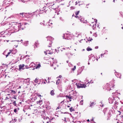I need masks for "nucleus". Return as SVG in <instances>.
<instances>
[{
    "instance_id": "nucleus-1",
    "label": "nucleus",
    "mask_w": 123,
    "mask_h": 123,
    "mask_svg": "<svg viewBox=\"0 0 123 123\" xmlns=\"http://www.w3.org/2000/svg\"><path fill=\"white\" fill-rule=\"evenodd\" d=\"M9 26L12 27L15 29L16 31H19V24L17 23L16 22H13L12 23L11 25L9 23Z\"/></svg>"
},
{
    "instance_id": "nucleus-2",
    "label": "nucleus",
    "mask_w": 123,
    "mask_h": 123,
    "mask_svg": "<svg viewBox=\"0 0 123 123\" xmlns=\"http://www.w3.org/2000/svg\"><path fill=\"white\" fill-rule=\"evenodd\" d=\"M76 85L78 88H85L86 86V84H82L80 83H77Z\"/></svg>"
},
{
    "instance_id": "nucleus-3",
    "label": "nucleus",
    "mask_w": 123,
    "mask_h": 123,
    "mask_svg": "<svg viewBox=\"0 0 123 123\" xmlns=\"http://www.w3.org/2000/svg\"><path fill=\"white\" fill-rule=\"evenodd\" d=\"M53 119V118L52 119H50L49 118V117H45L44 118V121L46 123H51V121Z\"/></svg>"
},
{
    "instance_id": "nucleus-4",
    "label": "nucleus",
    "mask_w": 123,
    "mask_h": 123,
    "mask_svg": "<svg viewBox=\"0 0 123 123\" xmlns=\"http://www.w3.org/2000/svg\"><path fill=\"white\" fill-rule=\"evenodd\" d=\"M25 66V65L24 64H20L19 65V71H21V69H22V70L24 69H25V68H24Z\"/></svg>"
},
{
    "instance_id": "nucleus-5",
    "label": "nucleus",
    "mask_w": 123,
    "mask_h": 123,
    "mask_svg": "<svg viewBox=\"0 0 123 123\" xmlns=\"http://www.w3.org/2000/svg\"><path fill=\"white\" fill-rule=\"evenodd\" d=\"M75 17L76 18H78L80 20V21L82 22H83V19L82 18V17L80 16H79L78 15H75Z\"/></svg>"
},
{
    "instance_id": "nucleus-6",
    "label": "nucleus",
    "mask_w": 123,
    "mask_h": 123,
    "mask_svg": "<svg viewBox=\"0 0 123 123\" xmlns=\"http://www.w3.org/2000/svg\"><path fill=\"white\" fill-rule=\"evenodd\" d=\"M19 30L21 29L23 30L24 29V27L25 25L23 24H22L21 23H20L19 24Z\"/></svg>"
},
{
    "instance_id": "nucleus-7",
    "label": "nucleus",
    "mask_w": 123,
    "mask_h": 123,
    "mask_svg": "<svg viewBox=\"0 0 123 123\" xmlns=\"http://www.w3.org/2000/svg\"><path fill=\"white\" fill-rule=\"evenodd\" d=\"M66 97V98L67 99V98H68V99H69V101H71V100L70 99H72L73 98V97L71 96L70 94V95L69 96V95H66L65 96Z\"/></svg>"
},
{
    "instance_id": "nucleus-8",
    "label": "nucleus",
    "mask_w": 123,
    "mask_h": 123,
    "mask_svg": "<svg viewBox=\"0 0 123 123\" xmlns=\"http://www.w3.org/2000/svg\"><path fill=\"white\" fill-rule=\"evenodd\" d=\"M110 84L108 83H107L106 84V89L108 90L109 91L111 90L110 87Z\"/></svg>"
},
{
    "instance_id": "nucleus-9",
    "label": "nucleus",
    "mask_w": 123,
    "mask_h": 123,
    "mask_svg": "<svg viewBox=\"0 0 123 123\" xmlns=\"http://www.w3.org/2000/svg\"><path fill=\"white\" fill-rule=\"evenodd\" d=\"M36 103L37 104L41 105L43 103V101L42 100H39L37 101Z\"/></svg>"
},
{
    "instance_id": "nucleus-10",
    "label": "nucleus",
    "mask_w": 123,
    "mask_h": 123,
    "mask_svg": "<svg viewBox=\"0 0 123 123\" xmlns=\"http://www.w3.org/2000/svg\"><path fill=\"white\" fill-rule=\"evenodd\" d=\"M41 65L40 64V63H39L38 64H37L36 66V68L37 69L38 68H39L41 67Z\"/></svg>"
},
{
    "instance_id": "nucleus-11",
    "label": "nucleus",
    "mask_w": 123,
    "mask_h": 123,
    "mask_svg": "<svg viewBox=\"0 0 123 123\" xmlns=\"http://www.w3.org/2000/svg\"><path fill=\"white\" fill-rule=\"evenodd\" d=\"M44 53H45V54L46 55H47V54H53V53L52 52H49V50L45 51L44 52Z\"/></svg>"
},
{
    "instance_id": "nucleus-12",
    "label": "nucleus",
    "mask_w": 123,
    "mask_h": 123,
    "mask_svg": "<svg viewBox=\"0 0 123 123\" xmlns=\"http://www.w3.org/2000/svg\"><path fill=\"white\" fill-rule=\"evenodd\" d=\"M54 91L52 90L51 91L50 94L51 95H53L55 94L54 92Z\"/></svg>"
},
{
    "instance_id": "nucleus-13",
    "label": "nucleus",
    "mask_w": 123,
    "mask_h": 123,
    "mask_svg": "<svg viewBox=\"0 0 123 123\" xmlns=\"http://www.w3.org/2000/svg\"><path fill=\"white\" fill-rule=\"evenodd\" d=\"M52 42L51 41H50V42L49 43V45H48V47H52Z\"/></svg>"
},
{
    "instance_id": "nucleus-14",
    "label": "nucleus",
    "mask_w": 123,
    "mask_h": 123,
    "mask_svg": "<svg viewBox=\"0 0 123 123\" xmlns=\"http://www.w3.org/2000/svg\"><path fill=\"white\" fill-rule=\"evenodd\" d=\"M69 110H70V111L71 112H72L73 111H75V110L74 109V108H73V107H71L70 108Z\"/></svg>"
},
{
    "instance_id": "nucleus-15",
    "label": "nucleus",
    "mask_w": 123,
    "mask_h": 123,
    "mask_svg": "<svg viewBox=\"0 0 123 123\" xmlns=\"http://www.w3.org/2000/svg\"><path fill=\"white\" fill-rule=\"evenodd\" d=\"M86 50L88 51H91L92 50V49L90 48L89 47H88L86 49Z\"/></svg>"
},
{
    "instance_id": "nucleus-16",
    "label": "nucleus",
    "mask_w": 123,
    "mask_h": 123,
    "mask_svg": "<svg viewBox=\"0 0 123 123\" xmlns=\"http://www.w3.org/2000/svg\"><path fill=\"white\" fill-rule=\"evenodd\" d=\"M20 14L21 15H22V16L23 17H25L26 16L25 15H26V14L25 13H20Z\"/></svg>"
},
{
    "instance_id": "nucleus-17",
    "label": "nucleus",
    "mask_w": 123,
    "mask_h": 123,
    "mask_svg": "<svg viewBox=\"0 0 123 123\" xmlns=\"http://www.w3.org/2000/svg\"><path fill=\"white\" fill-rule=\"evenodd\" d=\"M13 122L14 123L15 122H16L18 120L16 118H14L13 119H12Z\"/></svg>"
},
{
    "instance_id": "nucleus-18",
    "label": "nucleus",
    "mask_w": 123,
    "mask_h": 123,
    "mask_svg": "<svg viewBox=\"0 0 123 123\" xmlns=\"http://www.w3.org/2000/svg\"><path fill=\"white\" fill-rule=\"evenodd\" d=\"M76 68V66H74V67L72 69V70L73 71H74L75 70Z\"/></svg>"
},
{
    "instance_id": "nucleus-19",
    "label": "nucleus",
    "mask_w": 123,
    "mask_h": 123,
    "mask_svg": "<svg viewBox=\"0 0 123 123\" xmlns=\"http://www.w3.org/2000/svg\"><path fill=\"white\" fill-rule=\"evenodd\" d=\"M37 95L38 97L40 98V99H41V96L42 97V96H41V95L40 94H38V93H37Z\"/></svg>"
},
{
    "instance_id": "nucleus-20",
    "label": "nucleus",
    "mask_w": 123,
    "mask_h": 123,
    "mask_svg": "<svg viewBox=\"0 0 123 123\" xmlns=\"http://www.w3.org/2000/svg\"><path fill=\"white\" fill-rule=\"evenodd\" d=\"M83 100H82L81 101L80 103V105H83Z\"/></svg>"
},
{
    "instance_id": "nucleus-21",
    "label": "nucleus",
    "mask_w": 123,
    "mask_h": 123,
    "mask_svg": "<svg viewBox=\"0 0 123 123\" xmlns=\"http://www.w3.org/2000/svg\"><path fill=\"white\" fill-rule=\"evenodd\" d=\"M12 104H13V105L15 106L16 105V101H14L13 102Z\"/></svg>"
},
{
    "instance_id": "nucleus-22",
    "label": "nucleus",
    "mask_w": 123,
    "mask_h": 123,
    "mask_svg": "<svg viewBox=\"0 0 123 123\" xmlns=\"http://www.w3.org/2000/svg\"><path fill=\"white\" fill-rule=\"evenodd\" d=\"M94 102H92L91 103V104L89 106L90 107H91L94 104Z\"/></svg>"
},
{
    "instance_id": "nucleus-23",
    "label": "nucleus",
    "mask_w": 123,
    "mask_h": 123,
    "mask_svg": "<svg viewBox=\"0 0 123 123\" xmlns=\"http://www.w3.org/2000/svg\"><path fill=\"white\" fill-rule=\"evenodd\" d=\"M79 12H80V11H78L77 12H76L75 13V15H78V14Z\"/></svg>"
},
{
    "instance_id": "nucleus-24",
    "label": "nucleus",
    "mask_w": 123,
    "mask_h": 123,
    "mask_svg": "<svg viewBox=\"0 0 123 123\" xmlns=\"http://www.w3.org/2000/svg\"><path fill=\"white\" fill-rule=\"evenodd\" d=\"M105 28H106V27L104 28L102 30V31H105V30H107V29H106Z\"/></svg>"
},
{
    "instance_id": "nucleus-25",
    "label": "nucleus",
    "mask_w": 123,
    "mask_h": 123,
    "mask_svg": "<svg viewBox=\"0 0 123 123\" xmlns=\"http://www.w3.org/2000/svg\"><path fill=\"white\" fill-rule=\"evenodd\" d=\"M92 40V38H90V37L88 39V41H91Z\"/></svg>"
},
{
    "instance_id": "nucleus-26",
    "label": "nucleus",
    "mask_w": 123,
    "mask_h": 123,
    "mask_svg": "<svg viewBox=\"0 0 123 123\" xmlns=\"http://www.w3.org/2000/svg\"><path fill=\"white\" fill-rule=\"evenodd\" d=\"M123 119V116H120V120H122Z\"/></svg>"
},
{
    "instance_id": "nucleus-27",
    "label": "nucleus",
    "mask_w": 123,
    "mask_h": 123,
    "mask_svg": "<svg viewBox=\"0 0 123 123\" xmlns=\"http://www.w3.org/2000/svg\"><path fill=\"white\" fill-rule=\"evenodd\" d=\"M103 112L104 113V115H105V114H106V112L105 111V110H104L103 111Z\"/></svg>"
},
{
    "instance_id": "nucleus-28",
    "label": "nucleus",
    "mask_w": 123,
    "mask_h": 123,
    "mask_svg": "<svg viewBox=\"0 0 123 123\" xmlns=\"http://www.w3.org/2000/svg\"><path fill=\"white\" fill-rule=\"evenodd\" d=\"M11 52V51H10L8 52L7 54V55H6V56H7L8 55H9Z\"/></svg>"
},
{
    "instance_id": "nucleus-29",
    "label": "nucleus",
    "mask_w": 123,
    "mask_h": 123,
    "mask_svg": "<svg viewBox=\"0 0 123 123\" xmlns=\"http://www.w3.org/2000/svg\"><path fill=\"white\" fill-rule=\"evenodd\" d=\"M11 92H13L14 94H15L16 93L13 90H12Z\"/></svg>"
},
{
    "instance_id": "nucleus-30",
    "label": "nucleus",
    "mask_w": 123,
    "mask_h": 123,
    "mask_svg": "<svg viewBox=\"0 0 123 123\" xmlns=\"http://www.w3.org/2000/svg\"><path fill=\"white\" fill-rule=\"evenodd\" d=\"M62 103L63 104H64V100H63V101H62V102H61L60 103V104Z\"/></svg>"
},
{
    "instance_id": "nucleus-31",
    "label": "nucleus",
    "mask_w": 123,
    "mask_h": 123,
    "mask_svg": "<svg viewBox=\"0 0 123 123\" xmlns=\"http://www.w3.org/2000/svg\"><path fill=\"white\" fill-rule=\"evenodd\" d=\"M9 99V98L7 96L6 97V99H5V100H8V99Z\"/></svg>"
},
{
    "instance_id": "nucleus-32",
    "label": "nucleus",
    "mask_w": 123,
    "mask_h": 123,
    "mask_svg": "<svg viewBox=\"0 0 123 123\" xmlns=\"http://www.w3.org/2000/svg\"><path fill=\"white\" fill-rule=\"evenodd\" d=\"M14 112L16 113V112H17V109H15L14 110Z\"/></svg>"
},
{
    "instance_id": "nucleus-33",
    "label": "nucleus",
    "mask_w": 123,
    "mask_h": 123,
    "mask_svg": "<svg viewBox=\"0 0 123 123\" xmlns=\"http://www.w3.org/2000/svg\"><path fill=\"white\" fill-rule=\"evenodd\" d=\"M60 81V80L59 79H58V80H57V81L56 83L57 84L58 82H59Z\"/></svg>"
},
{
    "instance_id": "nucleus-34",
    "label": "nucleus",
    "mask_w": 123,
    "mask_h": 123,
    "mask_svg": "<svg viewBox=\"0 0 123 123\" xmlns=\"http://www.w3.org/2000/svg\"><path fill=\"white\" fill-rule=\"evenodd\" d=\"M50 38L51 39H52V37H47V39L48 38Z\"/></svg>"
},
{
    "instance_id": "nucleus-35",
    "label": "nucleus",
    "mask_w": 123,
    "mask_h": 123,
    "mask_svg": "<svg viewBox=\"0 0 123 123\" xmlns=\"http://www.w3.org/2000/svg\"><path fill=\"white\" fill-rule=\"evenodd\" d=\"M25 67H26V68H28L29 67L28 66H27L26 65L25 66Z\"/></svg>"
},
{
    "instance_id": "nucleus-36",
    "label": "nucleus",
    "mask_w": 123,
    "mask_h": 123,
    "mask_svg": "<svg viewBox=\"0 0 123 123\" xmlns=\"http://www.w3.org/2000/svg\"><path fill=\"white\" fill-rule=\"evenodd\" d=\"M48 25H49V22H47V26H48Z\"/></svg>"
},
{
    "instance_id": "nucleus-37",
    "label": "nucleus",
    "mask_w": 123,
    "mask_h": 123,
    "mask_svg": "<svg viewBox=\"0 0 123 123\" xmlns=\"http://www.w3.org/2000/svg\"><path fill=\"white\" fill-rule=\"evenodd\" d=\"M118 112H119V113H120V114H119V115H120V114L121 113V112H120V111H118Z\"/></svg>"
},
{
    "instance_id": "nucleus-38",
    "label": "nucleus",
    "mask_w": 123,
    "mask_h": 123,
    "mask_svg": "<svg viewBox=\"0 0 123 123\" xmlns=\"http://www.w3.org/2000/svg\"><path fill=\"white\" fill-rule=\"evenodd\" d=\"M60 108L59 107H58L57 108H56V110H57V109H59Z\"/></svg>"
},
{
    "instance_id": "nucleus-39",
    "label": "nucleus",
    "mask_w": 123,
    "mask_h": 123,
    "mask_svg": "<svg viewBox=\"0 0 123 123\" xmlns=\"http://www.w3.org/2000/svg\"><path fill=\"white\" fill-rule=\"evenodd\" d=\"M51 79V78H48V80H49V79Z\"/></svg>"
},
{
    "instance_id": "nucleus-40",
    "label": "nucleus",
    "mask_w": 123,
    "mask_h": 123,
    "mask_svg": "<svg viewBox=\"0 0 123 123\" xmlns=\"http://www.w3.org/2000/svg\"><path fill=\"white\" fill-rule=\"evenodd\" d=\"M10 94H7V95H8V96H10Z\"/></svg>"
},
{
    "instance_id": "nucleus-41",
    "label": "nucleus",
    "mask_w": 123,
    "mask_h": 123,
    "mask_svg": "<svg viewBox=\"0 0 123 123\" xmlns=\"http://www.w3.org/2000/svg\"><path fill=\"white\" fill-rule=\"evenodd\" d=\"M76 5L78 4V2L77 1L76 2Z\"/></svg>"
},
{
    "instance_id": "nucleus-42",
    "label": "nucleus",
    "mask_w": 123,
    "mask_h": 123,
    "mask_svg": "<svg viewBox=\"0 0 123 123\" xmlns=\"http://www.w3.org/2000/svg\"><path fill=\"white\" fill-rule=\"evenodd\" d=\"M70 107V106L69 105H68L67 106V107Z\"/></svg>"
},
{
    "instance_id": "nucleus-43",
    "label": "nucleus",
    "mask_w": 123,
    "mask_h": 123,
    "mask_svg": "<svg viewBox=\"0 0 123 123\" xmlns=\"http://www.w3.org/2000/svg\"><path fill=\"white\" fill-rule=\"evenodd\" d=\"M12 98H15V99H16V98H15V97H13Z\"/></svg>"
},
{
    "instance_id": "nucleus-44",
    "label": "nucleus",
    "mask_w": 123,
    "mask_h": 123,
    "mask_svg": "<svg viewBox=\"0 0 123 123\" xmlns=\"http://www.w3.org/2000/svg\"><path fill=\"white\" fill-rule=\"evenodd\" d=\"M51 59H52L53 60L54 59V58H52L51 57Z\"/></svg>"
},
{
    "instance_id": "nucleus-45",
    "label": "nucleus",
    "mask_w": 123,
    "mask_h": 123,
    "mask_svg": "<svg viewBox=\"0 0 123 123\" xmlns=\"http://www.w3.org/2000/svg\"><path fill=\"white\" fill-rule=\"evenodd\" d=\"M87 121H88V122H89V119H88L87 120Z\"/></svg>"
},
{
    "instance_id": "nucleus-46",
    "label": "nucleus",
    "mask_w": 123,
    "mask_h": 123,
    "mask_svg": "<svg viewBox=\"0 0 123 123\" xmlns=\"http://www.w3.org/2000/svg\"><path fill=\"white\" fill-rule=\"evenodd\" d=\"M37 80V78H36V79H35V80Z\"/></svg>"
},
{
    "instance_id": "nucleus-47",
    "label": "nucleus",
    "mask_w": 123,
    "mask_h": 123,
    "mask_svg": "<svg viewBox=\"0 0 123 123\" xmlns=\"http://www.w3.org/2000/svg\"><path fill=\"white\" fill-rule=\"evenodd\" d=\"M9 98H12V97H11V96H9Z\"/></svg>"
},
{
    "instance_id": "nucleus-48",
    "label": "nucleus",
    "mask_w": 123,
    "mask_h": 123,
    "mask_svg": "<svg viewBox=\"0 0 123 123\" xmlns=\"http://www.w3.org/2000/svg\"><path fill=\"white\" fill-rule=\"evenodd\" d=\"M24 0H22V2H23L24 3Z\"/></svg>"
},
{
    "instance_id": "nucleus-49",
    "label": "nucleus",
    "mask_w": 123,
    "mask_h": 123,
    "mask_svg": "<svg viewBox=\"0 0 123 123\" xmlns=\"http://www.w3.org/2000/svg\"><path fill=\"white\" fill-rule=\"evenodd\" d=\"M120 122V123H123V122Z\"/></svg>"
},
{
    "instance_id": "nucleus-50",
    "label": "nucleus",
    "mask_w": 123,
    "mask_h": 123,
    "mask_svg": "<svg viewBox=\"0 0 123 123\" xmlns=\"http://www.w3.org/2000/svg\"><path fill=\"white\" fill-rule=\"evenodd\" d=\"M122 28L123 29V27H122Z\"/></svg>"
},
{
    "instance_id": "nucleus-51",
    "label": "nucleus",
    "mask_w": 123,
    "mask_h": 123,
    "mask_svg": "<svg viewBox=\"0 0 123 123\" xmlns=\"http://www.w3.org/2000/svg\"><path fill=\"white\" fill-rule=\"evenodd\" d=\"M90 33H92V32H90Z\"/></svg>"
},
{
    "instance_id": "nucleus-52",
    "label": "nucleus",
    "mask_w": 123,
    "mask_h": 123,
    "mask_svg": "<svg viewBox=\"0 0 123 123\" xmlns=\"http://www.w3.org/2000/svg\"><path fill=\"white\" fill-rule=\"evenodd\" d=\"M49 81H48V83H49Z\"/></svg>"
},
{
    "instance_id": "nucleus-53",
    "label": "nucleus",
    "mask_w": 123,
    "mask_h": 123,
    "mask_svg": "<svg viewBox=\"0 0 123 123\" xmlns=\"http://www.w3.org/2000/svg\"><path fill=\"white\" fill-rule=\"evenodd\" d=\"M20 92H18V93H20Z\"/></svg>"
},
{
    "instance_id": "nucleus-54",
    "label": "nucleus",
    "mask_w": 123,
    "mask_h": 123,
    "mask_svg": "<svg viewBox=\"0 0 123 123\" xmlns=\"http://www.w3.org/2000/svg\"><path fill=\"white\" fill-rule=\"evenodd\" d=\"M113 1L114 2H115V0H113Z\"/></svg>"
},
{
    "instance_id": "nucleus-55",
    "label": "nucleus",
    "mask_w": 123,
    "mask_h": 123,
    "mask_svg": "<svg viewBox=\"0 0 123 123\" xmlns=\"http://www.w3.org/2000/svg\"><path fill=\"white\" fill-rule=\"evenodd\" d=\"M55 5V4H53V5Z\"/></svg>"
},
{
    "instance_id": "nucleus-56",
    "label": "nucleus",
    "mask_w": 123,
    "mask_h": 123,
    "mask_svg": "<svg viewBox=\"0 0 123 123\" xmlns=\"http://www.w3.org/2000/svg\"><path fill=\"white\" fill-rule=\"evenodd\" d=\"M117 123H119V122H117Z\"/></svg>"
},
{
    "instance_id": "nucleus-57",
    "label": "nucleus",
    "mask_w": 123,
    "mask_h": 123,
    "mask_svg": "<svg viewBox=\"0 0 123 123\" xmlns=\"http://www.w3.org/2000/svg\"><path fill=\"white\" fill-rule=\"evenodd\" d=\"M105 1H104V2H105Z\"/></svg>"
},
{
    "instance_id": "nucleus-58",
    "label": "nucleus",
    "mask_w": 123,
    "mask_h": 123,
    "mask_svg": "<svg viewBox=\"0 0 123 123\" xmlns=\"http://www.w3.org/2000/svg\"><path fill=\"white\" fill-rule=\"evenodd\" d=\"M107 39V38H106L105 39Z\"/></svg>"
}]
</instances>
